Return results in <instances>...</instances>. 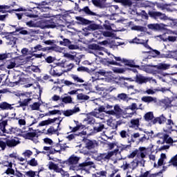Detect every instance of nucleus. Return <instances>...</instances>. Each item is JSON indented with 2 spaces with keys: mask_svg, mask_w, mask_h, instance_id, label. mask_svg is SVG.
Returning a JSON list of instances; mask_svg holds the SVG:
<instances>
[{
  "mask_svg": "<svg viewBox=\"0 0 177 177\" xmlns=\"http://www.w3.org/2000/svg\"><path fill=\"white\" fill-rule=\"evenodd\" d=\"M56 122L57 124V127L56 129H55V127H50L47 130V134L48 135H53V133H56L58 131H60V122H62V120H60V117L58 118H48V120H43L40 122L37 127H45V125H50V124H53Z\"/></svg>",
  "mask_w": 177,
  "mask_h": 177,
  "instance_id": "f257e3e1",
  "label": "nucleus"
},
{
  "mask_svg": "<svg viewBox=\"0 0 177 177\" xmlns=\"http://www.w3.org/2000/svg\"><path fill=\"white\" fill-rule=\"evenodd\" d=\"M9 13H12V12H25L24 15L27 17H30V19H35V17H38V8L37 7H31L29 8H19L18 9H12V11H8Z\"/></svg>",
  "mask_w": 177,
  "mask_h": 177,
  "instance_id": "f03ea898",
  "label": "nucleus"
},
{
  "mask_svg": "<svg viewBox=\"0 0 177 177\" xmlns=\"http://www.w3.org/2000/svg\"><path fill=\"white\" fill-rule=\"evenodd\" d=\"M57 44H59L62 46H68V49L74 50L77 49V46L71 44V41L68 39H66L64 36L60 35L58 37Z\"/></svg>",
  "mask_w": 177,
  "mask_h": 177,
  "instance_id": "7ed1b4c3",
  "label": "nucleus"
},
{
  "mask_svg": "<svg viewBox=\"0 0 177 177\" xmlns=\"http://www.w3.org/2000/svg\"><path fill=\"white\" fill-rule=\"evenodd\" d=\"M138 110H139L138 104L136 103H132L130 106L125 109V110L123 111V114L124 115H127V117H133V115H136V114H138L136 113Z\"/></svg>",
  "mask_w": 177,
  "mask_h": 177,
  "instance_id": "20e7f679",
  "label": "nucleus"
},
{
  "mask_svg": "<svg viewBox=\"0 0 177 177\" xmlns=\"http://www.w3.org/2000/svg\"><path fill=\"white\" fill-rule=\"evenodd\" d=\"M1 130L3 133H9L10 135L15 134L17 136H21V133L23 132L21 129L17 127H10L6 129L5 127H1Z\"/></svg>",
  "mask_w": 177,
  "mask_h": 177,
  "instance_id": "39448f33",
  "label": "nucleus"
},
{
  "mask_svg": "<svg viewBox=\"0 0 177 177\" xmlns=\"http://www.w3.org/2000/svg\"><path fill=\"white\" fill-rule=\"evenodd\" d=\"M37 6L38 10L41 12H48L50 9L49 6H51L50 2H48V0L43 1L40 3H34Z\"/></svg>",
  "mask_w": 177,
  "mask_h": 177,
  "instance_id": "423d86ee",
  "label": "nucleus"
},
{
  "mask_svg": "<svg viewBox=\"0 0 177 177\" xmlns=\"http://www.w3.org/2000/svg\"><path fill=\"white\" fill-rule=\"evenodd\" d=\"M22 138L28 140H32L35 143L38 142V133H37V130L33 132H28L25 134H21Z\"/></svg>",
  "mask_w": 177,
  "mask_h": 177,
  "instance_id": "0eeeda50",
  "label": "nucleus"
},
{
  "mask_svg": "<svg viewBox=\"0 0 177 177\" xmlns=\"http://www.w3.org/2000/svg\"><path fill=\"white\" fill-rule=\"evenodd\" d=\"M49 73L52 77H62V75H63L64 73L62 69V67L59 66L51 68Z\"/></svg>",
  "mask_w": 177,
  "mask_h": 177,
  "instance_id": "6e6552de",
  "label": "nucleus"
},
{
  "mask_svg": "<svg viewBox=\"0 0 177 177\" xmlns=\"http://www.w3.org/2000/svg\"><path fill=\"white\" fill-rule=\"evenodd\" d=\"M109 57L107 59H103L102 60V64H110L111 66H121V64H120V62H117L115 61H114V59L115 57V56H114V55L111 54L109 55Z\"/></svg>",
  "mask_w": 177,
  "mask_h": 177,
  "instance_id": "1a4fd4ad",
  "label": "nucleus"
},
{
  "mask_svg": "<svg viewBox=\"0 0 177 177\" xmlns=\"http://www.w3.org/2000/svg\"><path fill=\"white\" fill-rule=\"evenodd\" d=\"M111 158V156L110 155V153L106 152L103 153H100L97 156L95 160L97 161H101L102 162H104L106 161H110V159Z\"/></svg>",
  "mask_w": 177,
  "mask_h": 177,
  "instance_id": "9d476101",
  "label": "nucleus"
},
{
  "mask_svg": "<svg viewBox=\"0 0 177 177\" xmlns=\"http://www.w3.org/2000/svg\"><path fill=\"white\" fill-rule=\"evenodd\" d=\"M62 83L63 84L62 86H67V88H70V89H73L74 87H79L82 86L81 84H78L77 83H74L70 80H62Z\"/></svg>",
  "mask_w": 177,
  "mask_h": 177,
  "instance_id": "9b49d317",
  "label": "nucleus"
},
{
  "mask_svg": "<svg viewBox=\"0 0 177 177\" xmlns=\"http://www.w3.org/2000/svg\"><path fill=\"white\" fill-rule=\"evenodd\" d=\"M149 67H153L156 68V70H160V71H164L165 70H168L171 65L167 64L160 63L158 65H149Z\"/></svg>",
  "mask_w": 177,
  "mask_h": 177,
  "instance_id": "f8f14e48",
  "label": "nucleus"
},
{
  "mask_svg": "<svg viewBox=\"0 0 177 177\" xmlns=\"http://www.w3.org/2000/svg\"><path fill=\"white\" fill-rule=\"evenodd\" d=\"M12 34H15V32H10V34L5 36L6 39L8 41L9 45H16V42L17 41V37H14Z\"/></svg>",
  "mask_w": 177,
  "mask_h": 177,
  "instance_id": "ddd939ff",
  "label": "nucleus"
},
{
  "mask_svg": "<svg viewBox=\"0 0 177 177\" xmlns=\"http://www.w3.org/2000/svg\"><path fill=\"white\" fill-rule=\"evenodd\" d=\"M82 141L86 145V149L88 150H92L95 149V142L93 140L88 139L87 138L84 137Z\"/></svg>",
  "mask_w": 177,
  "mask_h": 177,
  "instance_id": "4468645a",
  "label": "nucleus"
},
{
  "mask_svg": "<svg viewBox=\"0 0 177 177\" xmlns=\"http://www.w3.org/2000/svg\"><path fill=\"white\" fill-rule=\"evenodd\" d=\"M77 10H78V12H84L87 16H97L96 12H93L92 10H91L88 6H85L82 9L77 7Z\"/></svg>",
  "mask_w": 177,
  "mask_h": 177,
  "instance_id": "2eb2a0df",
  "label": "nucleus"
},
{
  "mask_svg": "<svg viewBox=\"0 0 177 177\" xmlns=\"http://www.w3.org/2000/svg\"><path fill=\"white\" fill-rule=\"evenodd\" d=\"M135 81L137 84H146L149 81V79L142 75L136 74L135 77Z\"/></svg>",
  "mask_w": 177,
  "mask_h": 177,
  "instance_id": "dca6fc26",
  "label": "nucleus"
},
{
  "mask_svg": "<svg viewBox=\"0 0 177 177\" xmlns=\"http://www.w3.org/2000/svg\"><path fill=\"white\" fill-rule=\"evenodd\" d=\"M80 107L75 106L73 109H68L64 111L63 114L65 115V117H70V115H73V114L80 112Z\"/></svg>",
  "mask_w": 177,
  "mask_h": 177,
  "instance_id": "f3484780",
  "label": "nucleus"
},
{
  "mask_svg": "<svg viewBox=\"0 0 177 177\" xmlns=\"http://www.w3.org/2000/svg\"><path fill=\"white\" fill-rule=\"evenodd\" d=\"M115 3H121L125 8H131L132 6V0H113Z\"/></svg>",
  "mask_w": 177,
  "mask_h": 177,
  "instance_id": "a211bd4d",
  "label": "nucleus"
},
{
  "mask_svg": "<svg viewBox=\"0 0 177 177\" xmlns=\"http://www.w3.org/2000/svg\"><path fill=\"white\" fill-rule=\"evenodd\" d=\"M128 143H129V145H122V147H120V153H121V151L131 150V147H132V145L131 143H135V140H133V137H132V136H131V138L130 140L128 139Z\"/></svg>",
  "mask_w": 177,
  "mask_h": 177,
  "instance_id": "6ab92c4d",
  "label": "nucleus"
},
{
  "mask_svg": "<svg viewBox=\"0 0 177 177\" xmlns=\"http://www.w3.org/2000/svg\"><path fill=\"white\" fill-rule=\"evenodd\" d=\"M122 113V109L118 105H115L114 110L108 111L107 113L111 114V115H121V113Z\"/></svg>",
  "mask_w": 177,
  "mask_h": 177,
  "instance_id": "aec40b11",
  "label": "nucleus"
},
{
  "mask_svg": "<svg viewBox=\"0 0 177 177\" xmlns=\"http://www.w3.org/2000/svg\"><path fill=\"white\" fill-rule=\"evenodd\" d=\"M6 142L8 147H15L20 143L19 140H16L15 139L10 140L9 138H6Z\"/></svg>",
  "mask_w": 177,
  "mask_h": 177,
  "instance_id": "412c9836",
  "label": "nucleus"
},
{
  "mask_svg": "<svg viewBox=\"0 0 177 177\" xmlns=\"http://www.w3.org/2000/svg\"><path fill=\"white\" fill-rule=\"evenodd\" d=\"M106 0H91L92 3L97 8H106Z\"/></svg>",
  "mask_w": 177,
  "mask_h": 177,
  "instance_id": "4be33fe9",
  "label": "nucleus"
},
{
  "mask_svg": "<svg viewBox=\"0 0 177 177\" xmlns=\"http://www.w3.org/2000/svg\"><path fill=\"white\" fill-rule=\"evenodd\" d=\"M153 124H157V122L160 124H165L167 122V118L164 115H161L159 117L156 118L154 120H152Z\"/></svg>",
  "mask_w": 177,
  "mask_h": 177,
  "instance_id": "5701e85b",
  "label": "nucleus"
},
{
  "mask_svg": "<svg viewBox=\"0 0 177 177\" xmlns=\"http://www.w3.org/2000/svg\"><path fill=\"white\" fill-rule=\"evenodd\" d=\"M75 136H81L82 138L83 136H86V131H82L78 134H70L68 136H66V139H68V140H69L70 142L71 140H74V139H75Z\"/></svg>",
  "mask_w": 177,
  "mask_h": 177,
  "instance_id": "b1692460",
  "label": "nucleus"
},
{
  "mask_svg": "<svg viewBox=\"0 0 177 177\" xmlns=\"http://www.w3.org/2000/svg\"><path fill=\"white\" fill-rule=\"evenodd\" d=\"M15 104H10L6 102H3L0 103V109L1 110H13V106Z\"/></svg>",
  "mask_w": 177,
  "mask_h": 177,
  "instance_id": "393cba45",
  "label": "nucleus"
},
{
  "mask_svg": "<svg viewBox=\"0 0 177 177\" xmlns=\"http://www.w3.org/2000/svg\"><path fill=\"white\" fill-rule=\"evenodd\" d=\"M122 62L124 63L125 66H128V67H133V68H139L140 67L138 65H136L133 61L128 60L125 58L122 59Z\"/></svg>",
  "mask_w": 177,
  "mask_h": 177,
  "instance_id": "a878e982",
  "label": "nucleus"
},
{
  "mask_svg": "<svg viewBox=\"0 0 177 177\" xmlns=\"http://www.w3.org/2000/svg\"><path fill=\"white\" fill-rule=\"evenodd\" d=\"M104 129V124L103 123H95L93 127L94 132H102Z\"/></svg>",
  "mask_w": 177,
  "mask_h": 177,
  "instance_id": "bb28decb",
  "label": "nucleus"
},
{
  "mask_svg": "<svg viewBox=\"0 0 177 177\" xmlns=\"http://www.w3.org/2000/svg\"><path fill=\"white\" fill-rule=\"evenodd\" d=\"M78 161H80V158L77 156H71L68 159V162L70 165H75V164H78Z\"/></svg>",
  "mask_w": 177,
  "mask_h": 177,
  "instance_id": "cd10ccee",
  "label": "nucleus"
},
{
  "mask_svg": "<svg viewBox=\"0 0 177 177\" xmlns=\"http://www.w3.org/2000/svg\"><path fill=\"white\" fill-rule=\"evenodd\" d=\"M31 100H32V98H27V99H24L22 102L21 101H19L18 103L19 104V105L17 106V107H25L28 106L29 103L31 102Z\"/></svg>",
  "mask_w": 177,
  "mask_h": 177,
  "instance_id": "c85d7f7f",
  "label": "nucleus"
},
{
  "mask_svg": "<svg viewBox=\"0 0 177 177\" xmlns=\"http://www.w3.org/2000/svg\"><path fill=\"white\" fill-rule=\"evenodd\" d=\"M56 147H60V149L57 150L54 149L53 147H51V148L49 149V154H55V153H60V151H62V150L63 149V146H62L61 144L57 143L56 144Z\"/></svg>",
  "mask_w": 177,
  "mask_h": 177,
  "instance_id": "c756f323",
  "label": "nucleus"
},
{
  "mask_svg": "<svg viewBox=\"0 0 177 177\" xmlns=\"http://www.w3.org/2000/svg\"><path fill=\"white\" fill-rule=\"evenodd\" d=\"M148 15L153 19H157L158 17H161V16L163 15L162 12L156 11H149Z\"/></svg>",
  "mask_w": 177,
  "mask_h": 177,
  "instance_id": "7c9ffc66",
  "label": "nucleus"
},
{
  "mask_svg": "<svg viewBox=\"0 0 177 177\" xmlns=\"http://www.w3.org/2000/svg\"><path fill=\"white\" fill-rule=\"evenodd\" d=\"M88 50H101L102 47L96 44H91L88 46Z\"/></svg>",
  "mask_w": 177,
  "mask_h": 177,
  "instance_id": "2f4dec72",
  "label": "nucleus"
},
{
  "mask_svg": "<svg viewBox=\"0 0 177 177\" xmlns=\"http://www.w3.org/2000/svg\"><path fill=\"white\" fill-rule=\"evenodd\" d=\"M148 28H149V30H154L155 31H157L158 30H161V25L158 24H151L148 25Z\"/></svg>",
  "mask_w": 177,
  "mask_h": 177,
  "instance_id": "473e14b6",
  "label": "nucleus"
},
{
  "mask_svg": "<svg viewBox=\"0 0 177 177\" xmlns=\"http://www.w3.org/2000/svg\"><path fill=\"white\" fill-rule=\"evenodd\" d=\"M141 100L145 103H151V102H154L156 100V98L151 96H144L141 98Z\"/></svg>",
  "mask_w": 177,
  "mask_h": 177,
  "instance_id": "72a5a7b5",
  "label": "nucleus"
},
{
  "mask_svg": "<svg viewBox=\"0 0 177 177\" xmlns=\"http://www.w3.org/2000/svg\"><path fill=\"white\" fill-rule=\"evenodd\" d=\"M131 128H139V127L140 126V123L139 122V118L131 120Z\"/></svg>",
  "mask_w": 177,
  "mask_h": 177,
  "instance_id": "f704fd0d",
  "label": "nucleus"
},
{
  "mask_svg": "<svg viewBox=\"0 0 177 177\" xmlns=\"http://www.w3.org/2000/svg\"><path fill=\"white\" fill-rule=\"evenodd\" d=\"M56 114H58L59 115H62V111L54 109L53 111H49L48 113H45L46 116L48 115H56Z\"/></svg>",
  "mask_w": 177,
  "mask_h": 177,
  "instance_id": "c9c22d12",
  "label": "nucleus"
},
{
  "mask_svg": "<svg viewBox=\"0 0 177 177\" xmlns=\"http://www.w3.org/2000/svg\"><path fill=\"white\" fill-rule=\"evenodd\" d=\"M154 118V114H153V112H147L144 115V119L145 121H151Z\"/></svg>",
  "mask_w": 177,
  "mask_h": 177,
  "instance_id": "e433bc0d",
  "label": "nucleus"
},
{
  "mask_svg": "<svg viewBox=\"0 0 177 177\" xmlns=\"http://www.w3.org/2000/svg\"><path fill=\"white\" fill-rule=\"evenodd\" d=\"M62 102L65 104H68L73 103V98L71 97V96L69 95L65 96L62 98Z\"/></svg>",
  "mask_w": 177,
  "mask_h": 177,
  "instance_id": "4c0bfd02",
  "label": "nucleus"
},
{
  "mask_svg": "<svg viewBox=\"0 0 177 177\" xmlns=\"http://www.w3.org/2000/svg\"><path fill=\"white\" fill-rule=\"evenodd\" d=\"M71 77L72 79H73L75 84H77V82H80V84L85 82V81L83 79L78 77V75H71Z\"/></svg>",
  "mask_w": 177,
  "mask_h": 177,
  "instance_id": "58836bf2",
  "label": "nucleus"
},
{
  "mask_svg": "<svg viewBox=\"0 0 177 177\" xmlns=\"http://www.w3.org/2000/svg\"><path fill=\"white\" fill-rule=\"evenodd\" d=\"M86 30H88V31H95V30H99V25L96 24H89L87 26Z\"/></svg>",
  "mask_w": 177,
  "mask_h": 177,
  "instance_id": "ea45409f",
  "label": "nucleus"
},
{
  "mask_svg": "<svg viewBox=\"0 0 177 177\" xmlns=\"http://www.w3.org/2000/svg\"><path fill=\"white\" fill-rule=\"evenodd\" d=\"M6 68H8L9 70H10L12 68H15V67H16V62L15 61L9 60L6 64Z\"/></svg>",
  "mask_w": 177,
  "mask_h": 177,
  "instance_id": "a19ab883",
  "label": "nucleus"
},
{
  "mask_svg": "<svg viewBox=\"0 0 177 177\" xmlns=\"http://www.w3.org/2000/svg\"><path fill=\"white\" fill-rule=\"evenodd\" d=\"M46 27L47 28H56V27H57V25H56L53 19H50L47 22Z\"/></svg>",
  "mask_w": 177,
  "mask_h": 177,
  "instance_id": "79ce46f5",
  "label": "nucleus"
},
{
  "mask_svg": "<svg viewBox=\"0 0 177 177\" xmlns=\"http://www.w3.org/2000/svg\"><path fill=\"white\" fill-rule=\"evenodd\" d=\"M48 169L50 170L53 169L54 171L57 172V169H59V166L55 164V162L50 161L48 163Z\"/></svg>",
  "mask_w": 177,
  "mask_h": 177,
  "instance_id": "37998d69",
  "label": "nucleus"
},
{
  "mask_svg": "<svg viewBox=\"0 0 177 177\" xmlns=\"http://www.w3.org/2000/svg\"><path fill=\"white\" fill-rule=\"evenodd\" d=\"M77 98L78 100H89L90 97L83 93H79L77 95Z\"/></svg>",
  "mask_w": 177,
  "mask_h": 177,
  "instance_id": "c03bdc74",
  "label": "nucleus"
},
{
  "mask_svg": "<svg viewBox=\"0 0 177 177\" xmlns=\"http://www.w3.org/2000/svg\"><path fill=\"white\" fill-rule=\"evenodd\" d=\"M89 165H93V162L92 161H88V162H84L83 163H81L79 165V169H84L85 167H89Z\"/></svg>",
  "mask_w": 177,
  "mask_h": 177,
  "instance_id": "a18cd8bd",
  "label": "nucleus"
},
{
  "mask_svg": "<svg viewBox=\"0 0 177 177\" xmlns=\"http://www.w3.org/2000/svg\"><path fill=\"white\" fill-rule=\"evenodd\" d=\"M157 176L155 174H150V171H147L144 174H141L139 177H156ZM138 177V176H136Z\"/></svg>",
  "mask_w": 177,
  "mask_h": 177,
  "instance_id": "49530a36",
  "label": "nucleus"
},
{
  "mask_svg": "<svg viewBox=\"0 0 177 177\" xmlns=\"http://www.w3.org/2000/svg\"><path fill=\"white\" fill-rule=\"evenodd\" d=\"M28 165H30V167H37L38 165V160L33 158L28 161Z\"/></svg>",
  "mask_w": 177,
  "mask_h": 177,
  "instance_id": "de8ad7c7",
  "label": "nucleus"
},
{
  "mask_svg": "<svg viewBox=\"0 0 177 177\" xmlns=\"http://www.w3.org/2000/svg\"><path fill=\"white\" fill-rule=\"evenodd\" d=\"M84 121H87L88 122V124H95V118H93V117L89 115H87V117L86 118L84 119Z\"/></svg>",
  "mask_w": 177,
  "mask_h": 177,
  "instance_id": "09e8293b",
  "label": "nucleus"
},
{
  "mask_svg": "<svg viewBox=\"0 0 177 177\" xmlns=\"http://www.w3.org/2000/svg\"><path fill=\"white\" fill-rule=\"evenodd\" d=\"M139 153L138 149H135L132 153L127 156V158H135V157H138V153Z\"/></svg>",
  "mask_w": 177,
  "mask_h": 177,
  "instance_id": "8fccbe9b",
  "label": "nucleus"
},
{
  "mask_svg": "<svg viewBox=\"0 0 177 177\" xmlns=\"http://www.w3.org/2000/svg\"><path fill=\"white\" fill-rule=\"evenodd\" d=\"M6 9H10V6H6V5L0 6V13H6Z\"/></svg>",
  "mask_w": 177,
  "mask_h": 177,
  "instance_id": "3c124183",
  "label": "nucleus"
},
{
  "mask_svg": "<svg viewBox=\"0 0 177 177\" xmlns=\"http://www.w3.org/2000/svg\"><path fill=\"white\" fill-rule=\"evenodd\" d=\"M117 97H118V100L125 101V100H127V94H125V93L118 94Z\"/></svg>",
  "mask_w": 177,
  "mask_h": 177,
  "instance_id": "603ef678",
  "label": "nucleus"
},
{
  "mask_svg": "<svg viewBox=\"0 0 177 177\" xmlns=\"http://www.w3.org/2000/svg\"><path fill=\"white\" fill-rule=\"evenodd\" d=\"M97 176L100 177H107V171H100L95 173Z\"/></svg>",
  "mask_w": 177,
  "mask_h": 177,
  "instance_id": "864d4df0",
  "label": "nucleus"
},
{
  "mask_svg": "<svg viewBox=\"0 0 177 177\" xmlns=\"http://www.w3.org/2000/svg\"><path fill=\"white\" fill-rule=\"evenodd\" d=\"M40 106H41V104H39V102H35L31 106V109L32 110H39Z\"/></svg>",
  "mask_w": 177,
  "mask_h": 177,
  "instance_id": "5fc2aeb1",
  "label": "nucleus"
},
{
  "mask_svg": "<svg viewBox=\"0 0 177 177\" xmlns=\"http://www.w3.org/2000/svg\"><path fill=\"white\" fill-rule=\"evenodd\" d=\"M142 42H143V40H142L140 39H138V37H135L131 41V44H140V45H142Z\"/></svg>",
  "mask_w": 177,
  "mask_h": 177,
  "instance_id": "6e6d98bb",
  "label": "nucleus"
},
{
  "mask_svg": "<svg viewBox=\"0 0 177 177\" xmlns=\"http://www.w3.org/2000/svg\"><path fill=\"white\" fill-rule=\"evenodd\" d=\"M170 162L172 163V165H174V167H177V154L171 158V159L170 160Z\"/></svg>",
  "mask_w": 177,
  "mask_h": 177,
  "instance_id": "4d7b16f0",
  "label": "nucleus"
},
{
  "mask_svg": "<svg viewBox=\"0 0 177 177\" xmlns=\"http://www.w3.org/2000/svg\"><path fill=\"white\" fill-rule=\"evenodd\" d=\"M6 146H8L6 144V138H5V141L0 140V147L1 150H5Z\"/></svg>",
  "mask_w": 177,
  "mask_h": 177,
  "instance_id": "13d9d810",
  "label": "nucleus"
},
{
  "mask_svg": "<svg viewBox=\"0 0 177 177\" xmlns=\"http://www.w3.org/2000/svg\"><path fill=\"white\" fill-rule=\"evenodd\" d=\"M38 50H41L42 52H44V48H42V46L41 44H38L34 47L33 52H38Z\"/></svg>",
  "mask_w": 177,
  "mask_h": 177,
  "instance_id": "bf43d9fd",
  "label": "nucleus"
},
{
  "mask_svg": "<svg viewBox=\"0 0 177 177\" xmlns=\"http://www.w3.org/2000/svg\"><path fill=\"white\" fill-rule=\"evenodd\" d=\"M6 174L7 175H15V169H13L12 167H8L6 171Z\"/></svg>",
  "mask_w": 177,
  "mask_h": 177,
  "instance_id": "052dcab7",
  "label": "nucleus"
},
{
  "mask_svg": "<svg viewBox=\"0 0 177 177\" xmlns=\"http://www.w3.org/2000/svg\"><path fill=\"white\" fill-rule=\"evenodd\" d=\"M118 151H120L119 149H115L113 151H109V152L111 158L113 157V156H117V154H118Z\"/></svg>",
  "mask_w": 177,
  "mask_h": 177,
  "instance_id": "680f3d73",
  "label": "nucleus"
},
{
  "mask_svg": "<svg viewBox=\"0 0 177 177\" xmlns=\"http://www.w3.org/2000/svg\"><path fill=\"white\" fill-rule=\"evenodd\" d=\"M137 158H146V153H145V152L138 151Z\"/></svg>",
  "mask_w": 177,
  "mask_h": 177,
  "instance_id": "e2e57ef3",
  "label": "nucleus"
},
{
  "mask_svg": "<svg viewBox=\"0 0 177 177\" xmlns=\"http://www.w3.org/2000/svg\"><path fill=\"white\" fill-rule=\"evenodd\" d=\"M120 137L122 138V139H125L127 136H128V133H127V131L125 130H122L120 132Z\"/></svg>",
  "mask_w": 177,
  "mask_h": 177,
  "instance_id": "0e129e2a",
  "label": "nucleus"
},
{
  "mask_svg": "<svg viewBox=\"0 0 177 177\" xmlns=\"http://www.w3.org/2000/svg\"><path fill=\"white\" fill-rule=\"evenodd\" d=\"M132 30H135L136 31H143L145 28L143 26H135L132 28Z\"/></svg>",
  "mask_w": 177,
  "mask_h": 177,
  "instance_id": "69168bd1",
  "label": "nucleus"
},
{
  "mask_svg": "<svg viewBox=\"0 0 177 177\" xmlns=\"http://www.w3.org/2000/svg\"><path fill=\"white\" fill-rule=\"evenodd\" d=\"M46 62L48 64L53 63V62H55V59L52 56H48L46 58Z\"/></svg>",
  "mask_w": 177,
  "mask_h": 177,
  "instance_id": "338daca9",
  "label": "nucleus"
},
{
  "mask_svg": "<svg viewBox=\"0 0 177 177\" xmlns=\"http://www.w3.org/2000/svg\"><path fill=\"white\" fill-rule=\"evenodd\" d=\"M50 50H55V47L50 46V47L43 48V52H50Z\"/></svg>",
  "mask_w": 177,
  "mask_h": 177,
  "instance_id": "774afa93",
  "label": "nucleus"
}]
</instances>
